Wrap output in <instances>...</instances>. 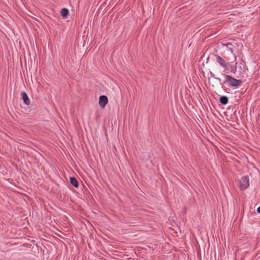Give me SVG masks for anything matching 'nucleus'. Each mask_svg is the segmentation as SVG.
<instances>
[{
  "label": "nucleus",
  "mask_w": 260,
  "mask_h": 260,
  "mask_svg": "<svg viewBox=\"0 0 260 260\" xmlns=\"http://www.w3.org/2000/svg\"><path fill=\"white\" fill-rule=\"evenodd\" d=\"M236 67L235 66V67H232L231 68V71L232 72H233L234 73L235 72L236 70Z\"/></svg>",
  "instance_id": "9b49d317"
},
{
  "label": "nucleus",
  "mask_w": 260,
  "mask_h": 260,
  "mask_svg": "<svg viewBox=\"0 0 260 260\" xmlns=\"http://www.w3.org/2000/svg\"><path fill=\"white\" fill-rule=\"evenodd\" d=\"M60 15L64 18H67L69 15V10L67 8H62L60 11Z\"/></svg>",
  "instance_id": "6e6552de"
},
{
  "label": "nucleus",
  "mask_w": 260,
  "mask_h": 260,
  "mask_svg": "<svg viewBox=\"0 0 260 260\" xmlns=\"http://www.w3.org/2000/svg\"><path fill=\"white\" fill-rule=\"evenodd\" d=\"M210 75L212 77L214 78L216 80H218L219 81L221 80L219 78L215 77V75L212 72H210Z\"/></svg>",
  "instance_id": "9d476101"
},
{
  "label": "nucleus",
  "mask_w": 260,
  "mask_h": 260,
  "mask_svg": "<svg viewBox=\"0 0 260 260\" xmlns=\"http://www.w3.org/2000/svg\"><path fill=\"white\" fill-rule=\"evenodd\" d=\"M70 183L75 188H78L79 187V182L77 179L74 177H70Z\"/></svg>",
  "instance_id": "423d86ee"
},
{
  "label": "nucleus",
  "mask_w": 260,
  "mask_h": 260,
  "mask_svg": "<svg viewBox=\"0 0 260 260\" xmlns=\"http://www.w3.org/2000/svg\"><path fill=\"white\" fill-rule=\"evenodd\" d=\"M249 186V180L248 176H243L240 180L239 187L241 190H245Z\"/></svg>",
  "instance_id": "f03ea898"
},
{
  "label": "nucleus",
  "mask_w": 260,
  "mask_h": 260,
  "mask_svg": "<svg viewBox=\"0 0 260 260\" xmlns=\"http://www.w3.org/2000/svg\"><path fill=\"white\" fill-rule=\"evenodd\" d=\"M21 95H22V99L23 101V103L26 105H29L30 104V101H29V98H28L27 93L25 91H23L21 93Z\"/></svg>",
  "instance_id": "39448f33"
},
{
  "label": "nucleus",
  "mask_w": 260,
  "mask_h": 260,
  "mask_svg": "<svg viewBox=\"0 0 260 260\" xmlns=\"http://www.w3.org/2000/svg\"><path fill=\"white\" fill-rule=\"evenodd\" d=\"M214 56L216 58V62H218L223 68L226 69L229 64L228 63L226 62L225 60L221 57L219 55L215 54Z\"/></svg>",
  "instance_id": "7ed1b4c3"
},
{
  "label": "nucleus",
  "mask_w": 260,
  "mask_h": 260,
  "mask_svg": "<svg viewBox=\"0 0 260 260\" xmlns=\"http://www.w3.org/2000/svg\"><path fill=\"white\" fill-rule=\"evenodd\" d=\"M220 103L223 105H225L228 103L229 99L226 96H221L219 98Z\"/></svg>",
  "instance_id": "0eeeda50"
},
{
  "label": "nucleus",
  "mask_w": 260,
  "mask_h": 260,
  "mask_svg": "<svg viewBox=\"0 0 260 260\" xmlns=\"http://www.w3.org/2000/svg\"><path fill=\"white\" fill-rule=\"evenodd\" d=\"M256 211L258 213H260V206L257 208Z\"/></svg>",
  "instance_id": "f8f14e48"
},
{
  "label": "nucleus",
  "mask_w": 260,
  "mask_h": 260,
  "mask_svg": "<svg viewBox=\"0 0 260 260\" xmlns=\"http://www.w3.org/2000/svg\"><path fill=\"white\" fill-rule=\"evenodd\" d=\"M226 47H228V48L232 52H233L234 51V50H233V44H232L231 43H227L226 44Z\"/></svg>",
  "instance_id": "1a4fd4ad"
},
{
  "label": "nucleus",
  "mask_w": 260,
  "mask_h": 260,
  "mask_svg": "<svg viewBox=\"0 0 260 260\" xmlns=\"http://www.w3.org/2000/svg\"><path fill=\"white\" fill-rule=\"evenodd\" d=\"M108 100L106 95H101L99 98V105L102 108H104L107 104Z\"/></svg>",
  "instance_id": "20e7f679"
},
{
  "label": "nucleus",
  "mask_w": 260,
  "mask_h": 260,
  "mask_svg": "<svg viewBox=\"0 0 260 260\" xmlns=\"http://www.w3.org/2000/svg\"><path fill=\"white\" fill-rule=\"evenodd\" d=\"M225 81H223V82L222 83V88L224 90H225V89H224L225 86H224V84L225 83H228V84L230 86L235 87H238L242 83V80L236 79L228 75H225Z\"/></svg>",
  "instance_id": "f257e3e1"
}]
</instances>
